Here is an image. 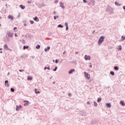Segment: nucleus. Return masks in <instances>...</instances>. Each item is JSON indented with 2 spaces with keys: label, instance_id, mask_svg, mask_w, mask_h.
<instances>
[{
  "label": "nucleus",
  "instance_id": "obj_58",
  "mask_svg": "<svg viewBox=\"0 0 125 125\" xmlns=\"http://www.w3.org/2000/svg\"><path fill=\"white\" fill-rule=\"evenodd\" d=\"M95 32V30H94L93 32V34H94V32Z\"/></svg>",
  "mask_w": 125,
  "mask_h": 125
},
{
  "label": "nucleus",
  "instance_id": "obj_52",
  "mask_svg": "<svg viewBox=\"0 0 125 125\" xmlns=\"http://www.w3.org/2000/svg\"><path fill=\"white\" fill-rule=\"evenodd\" d=\"M46 69H47V67H45L44 68V70H46Z\"/></svg>",
  "mask_w": 125,
  "mask_h": 125
},
{
  "label": "nucleus",
  "instance_id": "obj_56",
  "mask_svg": "<svg viewBox=\"0 0 125 125\" xmlns=\"http://www.w3.org/2000/svg\"><path fill=\"white\" fill-rule=\"evenodd\" d=\"M18 17V18H19V17H20V14H19Z\"/></svg>",
  "mask_w": 125,
  "mask_h": 125
},
{
  "label": "nucleus",
  "instance_id": "obj_10",
  "mask_svg": "<svg viewBox=\"0 0 125 125\" xmlns=\"http://www.w3.org/2000/svg\"><path fill=\"white\" fill-rule=\"evenodd\" d=\"M5 85L7 86V87H8V86H9V83H8V81L7 80H6L5 81Z\"/></svg>",
  "mask_w": 125,
  "mask_h": 125
},
{
  "label": "nucleus",
  "instance_id": "obj_55",
  "mask_svg": "<svg viewBox=\"0 0 125 125\" xmlns=\"http://www.w3.org/2000/svg\"><path fill=\"white\" fill-rule=\"evenodd\" d=\"M24 26H27V24H26V23H24Z\"/></svg>",
  "mask_w": 125,
  "mask_h": 125
},
{
  "label": "nucleus",
  "instance_id": "obj_45",
  "mask_svg": "<svg viewBox=\"0 0 125 125\" xmlns=\"http://www.w3.org/2000/svg\"><path fill=\"white\" fill-rule=\"evenodd\" d=\"M53 14L55 15V14H56V11H54L53 12Z\"/></svg>",
  "mask_w": 125,
  "mask_h": 125
},
{
  "label": "nucleus",
  "instance_id": "obj_46",
  "mask_svg": "<svg viewBox=\"0 0 125 125\" xmlns=\"http://www.w3.org/2000/svg\"><path fill=\"white\" fill-rule=\"evenodd\" d=\"M16 29H17V27H14V31H15L16 30Z\"/></svg>",
  "mask_w": 125,
  "mask_h": 125
},
{
  "label": "nucleus",
  "instance_id": "obj_30",
  "mask_svg": "<svg viewBox=\"0 0 125 125\" xmlns=\"http://www.w3.org/2000/svg\"><path fill=\"white\" fill-rule=\"evenodd\" d=\"M58 28H63V25L62 24H59L58 26Z\"/></svg>",
  "mask_w": 125,
  "mask_h": 125
},
{
  "label": "nucleus",
  "instance_id": "obj_16",
  "mask_svg": "<svg viewBox=\"0 0 125 125\" xmlns=\"http://www.w3.org/2000/svg\"><path fill=\"white\" fill-rule=\"evenodd\" d=\"M120 104H121L122 106H125V103L124 101H120Z\"/></svg>",
  "mask_w": 125,
  "mask_h": 125
},
{
  "label": "nucleus",
  "instance_id": "obj_49",
  "mask_svg": "<svg viewBox=\"0 0 125 125\" xmlns=\"http://www.w3.org/2000/svg\"><path fill=\"white\" fill-rule=\"evenodd\" d=\"M86 104H90V103H89V102H87L86 103Z\"/></svg>",
  "mask_w": 125,
  "mask_h": 125
},
{
  "label": "nucleus",
  "instance_id": "obj_51",
  "mask_svg": "<svg viewBox=\"0 0 125 125\" xmlns=\"http://www.w3.org/2000/svg\"><path fill=\"white\" fill-rule=\"evenodd\" d=\"M122 5L121 4H118V5H117V6H121Z\"/></svg>",
  "mask_w": 125,
  "mask_h": 125
},
{
  "label": "nucleus",
  "instance_id": "obj_48",
  "mask_svg": "<svg viewBox=\"0 0 125 125\" xmlns=\"http://www.w3.org/2000/svg\"><path fill=\"white\" fill-rule=\"evenodd\" d=\"M123 9H124L125 12V6H123Z\"/></svg>",
  "mask_w": 125,
  "mask_h": 125
},
{
  "label": "nucleus",
  "instance_id": "obj_4",
  "mask_svg": "<svg viewBox=\"0 0 125 125\" xmlns=\"http://www.w3.org/2000/svg\"><path fill=\"white\" fill-rule=\"evenodd\" d=\"M84 58L86 61L90 60V56H87L85 55L84 57Z\"/></svg>",
  "mask_w": 125,
  "mask_h": 125
},
{
  "label": "nucleus",
  "instance_id": "obj_63",
  "mask_svg": "<svg viewBox=\"0 0 125 125\" xmlns=\"http://www.w3.org/2000/svg\"><path fill=\"white\" fill-rule=\"evenodd\" d=\"M20 42H22V40H20Z\"/></svg>",
  "mask_w": 125,
  "mask_h": 125
},
{
  "label": "nucleus",
  "instance_id": "obj_7",
  "mask_svg": "<svg viewBox=\"0 0 125 125\" xmlns=\"http://www.w3.org/2000/svg\"><path fill=\"white\" fill-rule=\"evenodd\" d=\"M4 49H7V50H11L10 48H8V46H7V44H5L4 45Z\"/></svg>",
  "mask_w": 125,
  "mask_h": 125
},
{
  "label": "nucleus",
  "instance_id": "obj_41",
  "mask_svg": "<svg viewBox=\"0 0 125 125\" xmlns=\"http://www.w3.org/2000/svg\"><path fill=\"white\" fill-rule=\"evenodd\" d=\"M55 63H56V64H57V63H58V60H55Z\"/></svg>",
  "mask_w": 125,
  "mask_h": 125
},
{
  "label": "nucleus",
  "instance_id": "obj_37",
  "mask_svg": "<svg viewBox=\"0 0 125 125\" xmlns=\"http://www.w3.org/2000/svg\"><path fill=\"white\" fill-rule=\"evenodd\" d=\"M65 30H66V31H68L69 30V27L68 26H66Z\"/></svg>",
  "mask_w": 125,
  "mask_h": 125
},
{
  "label": "nucleus",
  "instance_id": "obj_23",
  "mask_svg": "<svg viewBox=\"0 0 125 125\" xmlns=\"http://www.w3.org/2000/svg\"><path fill=\"white\" fill-rule=\"evenodd\" d=\"M37 6H38V7H39V8H42V4H38L37 5Z\"/></svg>",
  "mask_w": 125,
  "mask_h": 125
},
{
  "label": "nucleus",
  "instance_id": "obj_54",
  "mask_svg": "<svg viewBox=\"0 0 125 125\" xmlns=\"http://www.w3.org/2000/svg\"><path fill=\"white\" fill-rule=\"evenodd\" d=\"M75 54H79V52H76L75 53Z\"/></svg>",
  "mask_w": 125,
  "mask_h": 125
},
{
  "label": "nucleus",
  "instance_id": "obj_14",
  "mask_svg": "<svg viewBox=\"0 0 125 125\" xmlns=\"http://www.w3.org/2000/svg\"><path fill=\"white\" fill-rule=\"evenodd\" d=\"M24 102H26V103H25L24 104V106H28L29 105V101H24Z\"/></svg>",
  "mask_w": 125,
  "mask_h": 125
},
{
  "label": "nucleus",
  "instance_id": "obj_8",
  "mask_svg": "<svg viewBox=\"0 0 125 125\" xmlns=\"http://www.w3.org/2000/svg\"><path fill=\"white\" fill-rule=\"evenodd\" d=\"M21 108H22V105H20L19 106L17 105L16 110L19 111V109H21Z\"/></svg>",
  "mask_w": 125,
  "mask_h": 125
},
{
  "label": "nucleus",
  "instance_id": "obj_26",
  "mask_svg": "<svg viewBox=\"0 0 125 125\" xmlns=\"http://www.w3.org/2000/svg\"><path fill=\"white\" fill-rule=\"evenodd\" d=\"M57 69H58V67H57V66H56L55 68L53 69V71L54 72H56V71H57Z\"/></svg>",
  "mask_w": 125,
  "mask_h": 125
},
{
  "label": "nucleus",
  "instance_id": "obj_35",
  "mask_svg": "<svg viewBox=\"0 0 125 125\" xmlns=\"http://www.w3.org/2000/svg\"><path fill=\"white\" fill-rule=\"evenodd\" d=\"M115 5L118 6V4H119V3H118V2H117V1H115Z\"/></svg>",
  "mask_w": 125,
  "mask_h": 125
},
{
  "label": "nucleus",
  "instance_id": "obj_20",
  "mask_svg": "<svg viewBox=\"0 0 125 125\" xmlns=\"http://www.w3.org/2000/svg\"><path fill=\"white\" fill-rule=\"evenodd\" d=\"M27 80L28 81H32V80H33V77L30 76H28Z\"/></svg>",
  "mask_w": 125,
  "mask_h": 125
},
{
  "label": "nucleus",
  "instance_id": "obj_38",
  "mask_svg": "<svg viewBox=\"0 0 125 125\" xmlns=\"http://www.w3.org/2000/svg\"><path fill=\"white\" fill-rule=\"evenodd\" d=\"M19 71V72H24L25 70H22V69H20Z\"/></svg>",
  "mask_w": 125,
  "mask_h": 125
},
{
  "label": "nucleus",
  "instance_id": "obj_12",
  "mask_svg": "<svg viewBox=\"0 0 125 125\" xmlns=\"http://www.w3.org/2000/svg\"><path fill=\"white\" fill-rule=\"evenodd\" d=\"M34 21H36V22H39L40 21V20H39V18H38V17H35L33 18Z\"/></svg>",
  "mask_w": 125,
  "mask_h": 125
},
{
  "label": "nucleus",
  "instance_id": "obj_24",
  "mask_svg": "<svg viewBox=\"0 0 125 125\" xmlns=\"http://www.w3.org/2000/svg\"><path fill=\"white\" fill-rule=\"evenodd\" d=\"M102 99L101 98H98L97 102L99 103V102H101Z\"/></svg>",
  "mask_w": 125,
  "mask_h": 125
},
{
  "label": "nucleus",
  "instance_id": "obj_15",
  "mask_svg": "<svg viewBox=\"0 0 125 125\" xmlns=\"http://www.w3.org/2000/svg\"><path fill=\"white\" fill-rule=\"evenodd\" d=\"M106 106L107 108H111V104L110 103H106Z\"/></svg>",
  "mask_w": 125,
  "mask_h": 125
},
{
  "label": "nucleus",
  "instance_id": "obj_62",
  "mask_svg": "<svg viewBox=\"0 0 125 125\" xmlns=\"http://www.w3.org/2000/svg\"><path fill=\"white\" fill-rule=\"evenodd\" d=\"M53 84L55 83V82H53Z\"/></svg>",
  "mask_w": 125,
  "mask_h": 125
},
{
  "label": "nucleus",
  "instance_id": "obj_61",
  "mask_svg": "<svg viewBox=\"0 0 125 125\" xmlns=\"http://www.w3.org/2000/svg\"><path fill=\"white\" fill-rule=\"evenodd\" d=\"M0 53H2V51H0Z\"/></svg>",
  "mask_w": 125,
  "mask_h": 125
},
{
  "label": "nucleus",
  "instance_id": "obj_53",
  "mask_svg": "<svg viewBox=\"0 0 125 125\" xmlns=\"http://www.w3.org/2000/svg\"><path fill=\"white\" fill-rule=\"evenodd\" d=\"M89 68H92V65H89Z\"/></svg>",
  "mask_w": 125,
  "mask_h": 125
},
{
  "label": "nucleus",
  "instance_id": "obj_19",
  "mask_svg": "<svg viewBox=\"0 0 125 125\" xmlns=\"http://www.w3.org/2000/svg\"><path fill=\"white\" fill-rule=\"evenodd\" d=\"M20 7L21 9H25V6L21 4L20 5Z\"/></svg>",
  "mask_w": 125,
  "mask_h": 125
},
{
  "label": "nucleus",
  "instance_id": "obj_32",
  "mask_svg": "<svg viewBox=\"0 0 125 125\" xmlns=\"http://www.w3.org/2000/svg\"><path fill=\"white\" fill-rule=\"evenodd\" d=\"M124 40H125V36H122L121 41H124Z\"/></svg>",
  "mask_w": 125,
  "mask_h": 125
},
{
  "label": "nucleus",
  "instance_id": "obj_17",
  "mask_svg": "<svg viewBox=\"0 0 125 125\" xmlns=\"http://www.w3.org/2000/svg\"><path fill=\"white\" fill-rule=\"evenodd\" d=\"M113 69L115 70V71H119V67L115 66L113 67Z\"/></svg>",
  "mask_w": 125,
  "mask_h": 125
},
{
  "label": "nucleus",
  "instance_id": "obj_22",
  "mask_svg": "<svg viewBox=\"0 0 125 125\" xmlns=\"http://www.w3.org/2000/svg\"><path fill=\"white\" fill-rule=\"evenodd\" d=\"M35 92L36 94H37V93H41V92L38 91V89H35Z\"/></svg>",
  "mask_w": 125,
  "mask_h": 125
},
{
  "label": "nucleus",
  "instance_id": "obj_60",
  "mask_svg": "<svg viewBox=\"0 0 125 125\" xmlns=\"http://www.w3.org/2000/svg\"><path fill=\"white\" fill-rule=\"evenodd\" d=\"M9 74H10V73L9 72V73H8V74H7V76H8V75H9Z\"/></svg>",
  "mask_w": 125,
  "mask_h": 125
},
{
  "label": "nucleus",
  "instance_id": "obj_6",
  "mask_svg": "<svg viewBox=\"0 0 125 125\" xmlns=\"http://www.w3.org/2000/svg\"><path fill=\"white\" fill-rule=\"evenodd\" d=\"M60 5L61 7H62V9H64V8H65V6H64V3H63L62 2H60Z\"/></svg>",
  "mask_w": 125,
  "mask_h": 125
},
{
  "label": "nucleus",
  "instance_id": "obj_27",
  "mask_svg": "<svg viewBox=\"0 0 125 125\" xmlns=\"http://www.w3.org/2000/svg\"><path fill=\"white\" fill-rule=\"evenodd\" d=\"M10 90L11 92H14V91H15V89H14V88H11Z\"/></svg>",
  "mask_w": 125,
  "mask_h": 125
},
{
  "label": "nucleus",
  "instance_id": "obj_44",
  "mask_svg": "<svg viewBox=\"0 0 125 125\" xmlns=\"http://www.w3.org/2000/svg\"><path fill=\"white\" fill-rule=\"evenodd\" d=\"M47 70H50V67L49 66H48L47 67Z\"/></svg>",
  "mask_w": 125,
  "mask_h": 125
},
{
  "label": "nucleus",
  "instance_id": "obj_11",
  "mask_svg": "<svg viewBox=\"0 0 125 125\" xmlns=\"http://www.w3.org/2000/svg\"><path fill=\"white\" fill-rule=\"evenodd\" d=\"M73 72H75L74 69H70L68 72V74H69V75L71 74H73Z\"/></svg>",
  "mask_w": 125,
  "mask_h": 125
},
{
  "label": "nucleus",
  "instance_id": "obj_21",
  "mask_svg": "<svg viewBox=\"0 0 125 125\" xmlns=\"http://www.w3.org/2000/svg\"><path fill=\"white\" fill-rule=\"evenodd\" d=\"M41 48V45L40 44H38L36 46V49H40Z\"/></svg>",
  "mask_w": 125,
  "mask_h": 125
},
{
  "label": "nucleus",
  "instance_id": "obj_18",
  "mask_svg": "<svg viewBox=\"0 0 125 125\" xmlns=\"http://www.w3.org/2000/svg\"><path fill=\"white\" fill-rule=\"evenodd\" d=\"M29 47V45H24L23 46V49L25 50V49H28V48Z\"/></svg>",
  "mask_w": 125,
  "mask_h": 125
},
{
  "label": "nucleus",
  "instance_id": "obj_34",
  "mask_svg": "<svg viewBox=\"0 0 125 125\" xmlns=\"http://www.w3.org/2000/svg\"><path fill=\"white\" fill-rule=\"evenodd\" d=\"M113 13V10L111 9V11L109 12V14H112Z\"/></svg>",
  "mask_w": 125,
  "mask_h": 125
},
{
  "label": "nucleus",
  "instance_id": "obj_31",
  "mask_svg": "<svg viewBox=\"0 0 125 125\" xmlns=\"http://www.w3.org/2000/svg\"><path fill=\"white\" fill-rule=\"evenodd\" d=\"M94 105L95 106V107H97V103H96V102H94Z\"/></svg>",
  "mask_w": 125,
  "mask_h": 125
},
{
  "label": "nucleus",
  "instance_id": "obj_57",
  "mask_svg": "<svg viewBox=\"0 0 125 125\" xmlns=\"http://www.w3.org/2000/svg\"><path fill=\"white\" fill-rule=\"evenodd\" d=\"M91 125H93V122H92L91 123Z\"/></svg>",
  "mask_w": 125,
  "mask_h": 125
},
{
  "label": "nucleus",
  "instance_id": "obj_47",
  "mask_svg": "<svg viewBox=\"0 0 125 125\" xmlns=\"http://www.w3.org/2000/svg\"><path fill=\"white\" fill-rule=\"evenodd\" d=\"M15 37H18V35L16 33L15 34Z\"/></svg>",
  "mask_w": 125,
  "mask_h": 125
},
{
  "label": "nucleus",
  "instance_id": "obj_40",
  "mask_svg": "<svg viewBox=\"0 0 125 125\" xmlns=\"http://www.w3.org/2000/svg\"><path fill=\"white\" fill-rule=\"evenodd\" d=\"M65 26L66 27H68V23L67 22H65Z\"/></svg>",
  "mask_w": 125,
  "mask_h": 125
},
{
  "label": "nucleus",
  "instance_id": "obj_59",
  "mask_svg": "<svg viewBox=\"0 0 125 125\" xmlns=\"http://www.w3.org/2000/svg\"><path fill=\"white\" fill-rule=\"evenodd\" d=\"M0 50H2V49L1 48H0Z\"/></svg>",
  "mask_w": 125,
  "mask_h": 125
},
{
  "label": "nucleus",
  "instance_id": "obj_2",
  "mask_svg": "<svg viewBox=\"0 0 125 125\" xmlns=\"http://www.w3.org/2000/svg\"><path fill=\"white\" fill-rule=\"evenodd\" d=\"M84 77L86 78V79H89V78H90V75L86 72H84Z\"/></svg>",
  "mask_w": 125,
  "mask_h": 125
},
{
  "label": "nucleus",
  "instance_id": "obj_25",
  "mask_svg": "<svg viewBox=\"0 0 125 125\" xmlns=\"http://www.w3.org/2000/svg\"><path fill=\"white\" fill-rule=\"evenodd\" d=\"M110 74L111 76H115V72L114 71H110Z\"/></svg>",
  "mask_w": 125,
  "mask_h": 125
},
{
  "label": "nucleus",
  "instance_id": "obj_28",
  "mask_svg": "<svg viewBox=\"0 0 125 125\" xmlns=\"http://www.w3.org/2000/svg\"><path fill=\"white\" fill-rule=\"evenodd\" d=\"M21 42H22V43H23V44H25V43H26V41H25L24 40V39H22Z\"/></svg>",
  "mask_w": 125,
  "mask_h": 125
},
{
  "label": "nucleus",
  "instance_id": "obj_9",
  "mask_svg": "<svg viewBox=\"0 0 125 125\" xmlns=\"http://www.w3.org/2000/svg\"><path fill=\"white\" fill-rule=\"evenodd\" d=\"M49 49H50V46H48L47 48L44 49L45 52H47V51H49Z\"/></svg>",
  "mask_w": 125,
  "mask_h": 125
},
{
  "label": "nucleus",
  "instance_id": "obj_33",
  "mask_svg": "<svg viewBox=\"0 0 125 125\" xmlns=\"http://www.w3.org/2000/svg\"><path fill=\"white\" fill-rule=\"evenodd\" d=\"M119 50H122V46L121 45H119Z\"/></svg>",
  "mask_w": 125,
  "mask_h": 125
},
{
  "label": "nucleus",
  "instance_id": "obj_64",
  "mask_svg": "<svg viewBox=\"0 0 125 125\" xmlns=\"http://www.w3.org/2000/svg\"><path fill=\"white\" fill-rule=\"evenodd\" d=\"M0 19H1V17H0Z\"/></svg>",
  "mask_w": 125,
  "mask_h": 125
},
{
  "label": "nucleus",
  "instance_id": "obj_29",
  "mask_svg": "<svg viewBox=\"0 0 125 125\" xmlns=\"http://www.w3.org/2000/svg\"><path fill=\"white\" fill-rule=\"evenodd\" d=\"M56 18H59V16H54V20H56Z\"/></svg>",
  "mask_w": 125,
  "mask_h": 125
},
{
  "label": "nucleus",
  "instance_id": "obj_1",
  "mask_svg": "<svg viewBox=\"0 0 125 125\" xmlns=\"http://www.w3.org/2000/svg\"><path fill=\"white\" fill-rule=\"evenodd\" d=\"M104 39H105V37L103 36H101L98 41V44H101V43L104 42Z\"/></svg>",
  "mask_w": 125,
  "mask_h": 125
},
{
  "label": "nucleus",
  "instance_id": "obj_36",
  "mask_svg": "<svg viewBox=\"0 0 125 125\" xmlns=\"http://www.w3.org/2000/svg\"><path fill=\"white\" fill-rule=\"evenodd\" d=\"M30 22L31 23V24H34V21H31L30 20Z\"/></svg>",
  "mask_w": 125,
  "mask_h": 125
},
{
  "label": "nucleus",
  "instance_id": "obj_3",
  "mask_svg": "<svg viewBox=\"0 0 125 125\" xmlns=\"http://www.w3.org/2000/svg\"><path fill=\"white\" fill-rule=\"evenodd\" d=\"M88 5L91 6H94V0H91L88 3Z\"/></svg>",
  "mask_w": 125,
  "mask_h": 125
},
{
  "label": "nucleus",
  "instance_id": "obj_50",
  "mask_svg": "<svg viewBox=\"0 0 125 125\" xmlns=\"http://www.w3.org/2000/svg\"><path fill=\"white\" fill-rule=\"evenodd\" d=\"M27 3H31V1H27Z\"/></svg>",
  "mask_w": 125,
  "mask_h": 125
},
{
  "label": "nucleus",
  "instance_id": "obj_13",
  "mask_svg": "<svg viewBox=\"0 0 125 125\" xmlns=\"http://www.w3.org/2000/svg\"><path fill=\"white\" fill-rule=\"evenodd\" d=\"M8 19H11V20L12 21H13V16H11V15H9L8 16Z\"/></svg>",
  "mask_w": 125,
  "mask_h": 125
},
{
  "label": "nucleus",
  "instance_id": "obj_42",
  "mask_svg": "<svg viewBox=\"0 0 125 125\" xmlns=\"http://www.w3.org/2000/svg\"><path fill=\"white\" fill-rule=\"evenodd\" d=\"M83 2H84V3H86V2H87L86 0H83Z\"/></svg>",
  "mask_w": 125,
  "mask_h": 125
},
{
  "label": "nucleus",
  "instance_id": "obj_39",
  "mask_svg": "<svg viewBox=\"0 0 125 125\" xmlns=\"http://www.w3.org/2000/svg\"><path fill=\"white\" fill-rule=\"evenodd\" d=\"M41 6H42V7H44V6H45V5L44 4H41Z\"/></svg>",
  "mask_w": 125,
  "mask_h": 125
},
{
  "label": "nucleus",
  "instance_id": "obj_43",
  "mask_svg": "<svg viewBox=\"0 0 125 125\" xmlns=\"http://www.w3.org/2000/svg\"><path fill=\"white\" fill-rule=\"evenodd\" d=\"M68 96H69L70 97H71V96H72V94H71L70 93H68Z\"/></svg>",
  "mask_w": 125,
  "mask_h": 125
},
{
  "label": "nucleus",
  "instance_id": "obj_5",
  "mask_svg": "<svg viewBox=\"0 0 125 125\" xmlns=\"http://www.w3.org/2000/svg\"><path fill=\"white\" fill-rule=\"evenodd\" d=\"M7 35L8 36V37H10V38L13 37V33L9 31L7 32Z\"/></svg>",
  "mask_w": 125,
  "mask_h": 125
}]
</instances>
